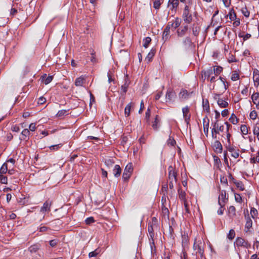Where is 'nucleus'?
Segmentation results:
<instances>
[{
    "instance_id": "45",
    "label": "nucleus",
    "mask_w": 259,
    "mask_h": 259,
    "mask_svg": "<svg viewBox=\"0 0 259 259\" xmlns=\"http://www.w3.org/2000/svg\"><path fill=\"white\" fill-rule=\"evenodd\" d=\"M0 183L3 184H6L8 183V178L6 176L0 174Z\"/></svg>"
},
{
    "instance_id": "11",
    "label": "nucleus",
    "mask_w": 259,
    "mask_h": 259,
    "mask_svg": "<svg viewBox=\"0 0 259 259\" xmlns=\"http://www.w3.org/2000/svg\"><path fill=\"white\" fill-rule=\"evenodd\" d=\"M202 78L204 80L206 78L208 79L209 77L213 74V70L212 67H209L206 70H202Z\"/></svg>"
},
{
    "instance_id": "63",
    "label": "nucleus",
    "mask_w": 259,
    "mask_h": 259,
    "mask_svg": "<svg viewBox=\"0 0 259 259\" xmlns=\"http://www.w3.org/2000/svg\"><path fill=\"white\" fill-rule=\"evenodd\" d=\"M98 252L97 251V250L96 249L93 251L90 252L89 254V256L90 257H95L98 255Z\"/></svg>"
},
{
    "instance_id": "17",
    "label": "nucleus",
    "mask_w": 259,
    "mask_h": 259,
    "mask_svg": "<svg viewBox=\"0 0 259 259\" xmlns=\"http://www.w3.org/2000/svg\"><path fill=\"white\" fill-rule=\"evenodd\" d=\"M245 219L246 221L245 228L249 230L252 226V221L248 214H245Z\"/></svg>"
},
{
    "instance_id": "38",
    "label": "nucleus",
    "mask_w": 259,
    "mask_h": 259,
    "mask_svg": "<svg viewBox=\"0 0 259 259\" xmlns=\"http://www.w3.org/2000/svg\"><path fill=\"white\" fill-rule=\"evenodd\" d=\"M202 105L204 110L206 111L207 112H209V104L207 100L205 101H203Z\"/></svg>"
},
{
    "instance_id": "33",
    "label": "nucleus",
    "mask_w": 259,
    "mask_h": 259,
    "mask_svg": "<svg viewBox=\"0 0 259 259\" xmlns=\"http://www.w3.org/2000/svg\"><path fill=\"white\" fill-rule=\"evenodd\" d=\"M252 102L254 104H256L257 103L259 102V93H253L251 96Z\"/></svg>"
},
{
    "instance_id": "3",
    "label": "nucleus",
    "mask_w": 259,
    "mask_h": 259,
    "mask_svg": "<svg viewBox=\"0 0 259 259\" xmlns=\"http://www.w3.org/2000/svg\"><path fill=\"white\" fill-rule=\"evenodd\" d=\"M168 180L169 181L175 182V183L177 182V172L174 169L171 165L168 166Z\"/></svg>"
},
{
    "instance_id": "2",
    "label": "nucleus",
    "mask_w": 259,
    "mask_h": 259,
    "mask_svg": "<svg viewBox=\"0 0 259 259\" xmlns=\"http://www.w3.org/2000/svg\"><path fill=\"white\" fill-rule=\"evenodd\" d=\"M235 244L237 247H242L245 248L250 247V244L241 237H237L236 239Z\"/></svg>"
},
{
    "instance_id": "24",
    "label": "nucleus",
    "mask_w": 259,
    "mask_h": 259,
    "mask_svg": "<svg viewBox=\"0 0 259 259\" xmlns=\"http://www.w3.org/2000/svg\"><path fill=\"white\" fill-rule=\"evenodd\" d=\"M217 103L221 108L227 107L229 105L228 103L223 99H218L217 100Z\"/></svg>"
},
{
    "instance_id": "12",
    "label": "nucleus",
    "mask_w": 259,
    "mask_h": 259,
    "mask_svg": "<svg viewBox=\"0 0 259 259\" xmlns=\"http://www.w3.org/2000/svg\"><path fill=\"white\" fill-rule=\"evenodd\" d=\"M226 199V193L225 190L221 191V194L219 196L218 203L222 206H225V200Z\"/></svg>"
},
{
    "instance_id": "62",
    "label": "nucleus",
    "mask_w": 259,
    "mask_h": 259,
    "mask_svg": "<svg viewBox=\"0 0 259 259\" xmlns=\"http://www.w3.org/2000/svg\"><path fill=\"white\" fill-rule=\"evenodd\" d=\"M242 12L245 17H249L250 12L247 10L246 8H245L244 10H242Z\"/></svg>"
},
{
    "instance_id": "54",
    "label": "nucleus",
    "mask_w": 259,
    "mask_h": 259,
    "mask_svg": "<svg viewBox=\"0 0 259 259\" xmlns=\"http://www.w3.org/2000/svg\"><path fill=\"white\" fill-rule=\"evenodd\" d=\"M132 174H130L129 173L125 172L123 171V175H122V179H123L124 181H127L129 178H130Z\"/></svg>"
},
{
    "instance_id": "36",
    "label": "nucleus",
    "mask_w": 259,
    "mask_h": 259,
    "mask_svg": "<svg viewBox=\"0 0 259 259\" xmlns=\"http://www.w3.org/2000/svg\"><path fill=\"white\" fill-rule=\"evenodd\" d=\"M234 183L240 190L243 191L244 190V186L241 181H236L234 182Z\"/></svg>"
},
{
    "instance_id": "9",
    "label": "nucleus",
    "mask_w": 259,
    "mask_h": 259,
    "mask_svg": "<svg viewBox=\"0 0 259 259\" xmlns=\"http://www.w3.org/2000/svg\"><path fill=\"white\" fill-rule=\"evenodd\" d=\"M170 25L168 24L166 27L165 28L162 36V39L164 42H165L167 40H168L170 38L169 33H170Z\"/></svg>"
},
{
    "instance_id": "61",
    "label": "nucleus",
    "mask_w": 259,
    "mask_h": 259,
    "mask_svg": "<svg viewBox=\"0 0 259 259\" xmlns=\"http://www.w3.org/2000/svg\"><path fill=\"white\" fill-rule=\"evenodd\" d=\"M224 6L226 8L230 7L231 4V0H222Z\"/></svg>"
},
{
    "instance_id": "59",
    "label": "nucleus",
    "mask_w": 259,
    "mask_h": 259,
    "mask_svg": "<svg viewBox=\"0 0 259 259\" xmlns=\"http://www.w3.org/2000/svg\"><path fill=\"white\" fill-rule=\"evenodd\" d=\"M226 147L227 150L231 153H232L233 152H234L235 151L234 147L231 146V143L230 144H226Z\"/></svg>"
},
{
    "instance_id": "42",
    "label": "nucleus",
    "mask_w": 259,
    "mask_h": 259,
    "mask_svg": "<svg viewBox=\"0 0 259 259\" xmlns=\"http://www.w3.org/2000/svg\"><path fill=\"white\" fill-rule=\"evenodd\" d=\"M151 41V38L150 37H146L144 39L143 47L145 48H147Z\"/></svg>"
},
{
    "instance_id": "31",
    "label": "nucleus",
    "mask_w": 259,
    "mask_h": 259,
    "mask_svg": "<svg viewBox=\"0 0 259 259\" xmlns=\"http://www.w3.org/2000/svg\"><path fill=\"white\" fill-rule=\"evenodd\" d=\"M178 193H179V198L181 200L184 201V202H185V200H186V194L185 192L182 191L181 189L179 188L178 190Z\"/></svg>"
},
{
    "instance_id": "37",
    "label": "nucleus",
    "mask_w": 259,
    "mask_h": 259,
    "mask_svg": "<svg viewBox=\"0 0 259 259\" xmlns=\"http://www.w3.org/2000/svg\"><path fill=\"white\" fill-rule=\"evenodd\" d=\"M162 212L164 217H167V218H169L168 209L163 204L162 205Z\"/></svg>"
},
{
    "instance_id": "20",
    "label": "nucleus",
    "mask_w": 259,
    "mask_h": 259,
    "mask_svg": "<svg viewBox=\"0 0 259 259\" xmlns=\"http://www.w3.org/2000/svg\"><path fill=\"white\" fill-rule=\"evenodd\" d=\"M228 214L231 219H233L236 216V208L234 206H230L228 208Z\"/></svg>"
},
{
    "instance_id": "49",
    "label": "nucleus",
    "mask_w": 259,
    "mask_h": 259,
    "mask_svg": "<svg viewBox=\"0 0 259 259\" xmlns=\"http://www.w3.org/2000/svg\"><path fill=\"white\" fill-rule=\"evenodd\" d=\"M234 195H235V201L237 202H239V203H242V197L241 196V195L239 194L234 193Z\"/></svg>"
},
{
    "instance_id": "52",
    "label": "nucleus",
    "mask_w": 259,
    "mask_h": 259,
    "mask_svg": "<svg viewBox=\"0 0 259 259\" xmlns=\"http://www.w3.org/2000/svg\"><path fill=\"white\" fill-rule=\"evenodd\" d=\"M249 117L250 119L252 120L255 119L257 117L256 112L255 110H252V111H251L249 114Z\"/></svg>"
},
{
    "instance_id": "28",
    "label": "nucleus",
    "mask_w": 259,
    "mask_h": 259,
    "mask_svg": "<svg viewBox=\"0 0 259 259\" xmlns=\"http://www.w3.org/2000/svg\"><path fill=\"white\" fill-rule=\"evenodd\" d=\"M132 107V103L128 104L124 109V115L125 117H128L130 115L131 109Z\"/></svg>"
},
{
    "instance_id": "27",
    "label": "nucleus",
    "mask_w": 259,
    "mask_h": 259,
    "mask_svg": "<svg viewBox=\"0 0 259 259\" xmlns=\"http://www.w3.org/2000/svg\"><path fill=\"white\" fill-rule=\"evenodd\" d=\"M133 171V164L132 163H128L125 166V167L124 169V172L132 174Z\"/></svg>"
},
{
    "instance_id": "15",
    "label": "nucleus",
    "mask_w": 259,
    "mask_h": 259,
    "mask_svg": "<svg viewBox=\"0 0 259 259\" xmlns=\"http://www.w3.org/2000/svg\"><path fill=\"white\" fill-rule=\"evenodd\" d=\"M183 18L184 19V21L188 24H190L192 21V16L189 12H183Z\"/></svg>"
},
{
    "instance_id": "5",
    "label": "nucleus",
    "mask_w": 259,
    "mask_h": 259,
    "mask_svg": "<svg viewBox=\"0 0 259 259\" xmlns=\"http://www.w3.org/2000/svg\"><path fill=\"white\" fill-rule=\"evenodd\" d=\"M52 205V201L49 199L46 200L40 208V211L42 213L49 212L51 210V207Z\"/></svg>"
},
{
    "instance_id": "44",
    "label": "nucleus",
    "mask_w": 259,
    "mask_h": 259,
    "mask_svg": "<svg viewBox=\"0 0 259 259\" xmlns=\"http://www.w3.org/2000/svg\"><path fill=\"white\" fill-rule=\"evenodd\" d=\"M241 132L243 135H247L248 134V127L245 125H241L240 127Z\"/></svg>"
},
{
    "instance_id": "1",
    "label": "nucleus",
    "mask_w": 259,
    "mask_h": 259,
    "mask_svg": "<svg viewBox=\"0 0 259 259\" xmlns=\"http://www.w3.org/2000/svg\"><path fill=\"white\" fill-rule=\"evenodd\" d=\"M193 249L196 251L195 255H196L197 254H199L200 257L202 258L204 255V248L202 242L199 240L197 241L196 240H195L193 246Z\"/></svg>"
},
{
    "instance_id": "22",
    "label": "nucleus",
    "mask_w": 259,
    "mask_h": 259,
    "mask_svg": "<svg viewBox=\"0 0 259 259\" xmlns=\"http://www.w3.org/2000/svg\"><path fill=\"white\" fill-rule=\"evenodd\" d=\"M113 174L115 177H118L120 176L121 169L119 165H115L113 168Z\"/></svg>"
},
{
    "instance_id": "10",
    "label": "nucleus",
    "mask_w": 259,
    "mask_h": 259,
    "mask_svg": "<svg viewBox=\"0 0 259 259\" xmlns=\"http://www.w3.org/2000/svg\"><path fill=\"white\" fill-rule=\"evenodd\" d=\"M176 97V93L171 89H168L165 95L166 102H171Z\"/></svg>"
},
{
    "instance_id": "8",
    "label": "nucleus",
    "mask_w": 259,
    "mask_h": 259,
    "mask_svg": "<svg viewBox=\"0 0 259 259\" xmlns=\"http://www.w3.org/2000/svg\"><path fill=\"white\" fill-rule=\"evenodd\" d=\"M30 135V132L29 130L27 128H25L22 131L19 139L21 141H27L29 140Z\"/></svg>"
},
{
    "instance_id": "16",
    "label": "nucleus",
    "mask_w": 259,
    "mask_h": 259,
    "mask_svg": "<svg viewBox=\"0 0 259 259\" xmlns=\"http://www.w3.org/2000/svg\"><path fill=\"white\" fill-rule=\"evenodd\" d=\"M213 147L215 149V151L219 153H221L223 151V146L221 142L216 140L213 144Z\"/></svg>"
},
{
    "instance_id": "21",
    "label": "nucleus",
    "mask_w": 259,
    "mask_h": 259,
    "mask_svg": "<svg viewBox=\"0 0 259 259\" xmlns=\"http://www.w3.org/2000/svg\"><path fill=\"white\" fill-rule=\"evenodd\" d=\"M42 80L44 81L45 84H48L50 83L53 79V75H49L48 76H47V74H45L42 76Z\"/></svg>"
},
{
    "instance_id": "7",
    "label": "nucleus",
    "mask_w": 259,
    "mask_h": 259,
    "mask_svg": "<svg viewBox=\"0 0 259 259\" xmlns=\"http://www.w3.org/2000/svg\"><path fill=\"white\" fill-rule=\"evenodd\" d=\"M131 83L128 76L126 74L124 77V83L121 87V90L122 91L123 94H125L127 92V89Z\"/></svg>"
},
{
    "instance_id": "30",
    "label": "nucleus",
    "mask_w": 259,
    "mask_h": 259,
    "mask_svg": "<svg viewBox=\"0 0 259 259\" xmlns=\"http://www.w3.org/2000/svg\"><path fill=\"white\" fill-rule=\"evenodd\" d=\"M84 82V78L82 77L77 78L75 81L76 86H82Z\"/></svg>"
},
{
    "instance_id": "39",
    "label": "nucleus",
    "mask_w": 259,
    "mask_h": 259,
    "mask_svg": "<svg viewBox=\"0 0 259 259\" xmlns=\"http://www.w3.org/2000/svg\"><path fill=\"white\" fill-rule=\"evenodd\" d=\"M229 18L231 20H234L236 19V14L235 13L233 9L230 10L229 13Z\"/></svg>"
},
{
    "instance_id": "51",
    "label": "nucleus",
    "mask_w": 259,
    "mask_h": 259,
    "mask_svg": "<svg viewBox=\"0 0 259 259\" xmlns=\"http://www.w3.org/2000/svg\"><path fill=\"white\" fill-rule=\"evenodd\" d=\"M150 114H151V111H150V109L148 108V109L147 110V111L146 112V113H145V120L147 122H149Z\"/></svg>"
},
{
    "instance_id": "48",
    "label": "nucleus",
    "mask_w": 259,
    "mask_h": 259,
    "mask_svg": "<svg viewBox=\"0 0 259 259\" xmlns=\"http://www.w3.org/2000/svg\"><path fill=\"white\" fill-rule=\"evenodd\" d=\"M253 133L255 135L259 134V122H257L255 124L253 130Z\"/></svg>"
},
{
    "instance_id": "57",
    "label": "nucleus",
    "mask_w": 259,
    "mask_h": 259,
    "mask_svg": "<svg viewBox=\"0 0 259 259\" xmlns=\"http://www.w3.org/2000/svg\"><path fill=\"white\" fill-rule=\"evenodd\" d=\"M199 30H200V28L198 27H195L193 28V29H192L193 34L195 36H198L199 34Z\"/></svg>"
},
{
    "instance_id": "64",
    "label": "nucleus",
    "mask_w": 259,
    "mask_h": 259,
    "mask_svg": "<svg viewBox=\"0 0 259 259\" xmlns=\"http://www.w3.org/2000/svg\"><path fill=\"white\" fill-rule=\"evenodd\" d=\"M250 162L252 163L259 162V156L258 155L256 157L251 158L250 159Z\"/></svg>"
},
{
    "instance_id": "47",
    "label": "nucleus",
    "mask_w": 259,
    "mask_h": 259,
    "mask_svg": "<svg viewBox=\"0 0 259 259\" xmlns=\"http://www.w3.org/2000/svg\"><path fill=\"white\" fill-rule=\"evenodd\" d=\"M228 62L229 63L236 62L237 60L235 56L232 54H230L228 58Z\"/></svg>"
},
{
    "instance_id": "32",
    "label": "nucleus",
    "mask_w": 259,
    "mask_h": 259,
    "mask_svg": "<svg viewBox=\"0 0 259 259\" xmlns=\"http://www.w3.org/2000/svg\"><path fill=\"white\" fill-rule=\"evenodd\" d=\"M158 115H156L155 117V120L152 123V126L154 130H157L159 127L158 124L159 122V120L158 119Z\"/></svg>"
},
{
    "instance_id": "13",
    "label": "nucleus",
    "mask_w": 259,
    "mask_h": 259,
    "mask_svg": "<svg viewBox=\"0 0 259 259\" xmlns=\"http://www.w3.org/2000/svg\"><path fill=\"white\" fill-rule=\"evenodd\" d=\"M179 4V2L178 0H169L168 6L171 7L170 9L176 12Z\"/></svg>"
},
{
    "instance_id": "56",
    "label": "nucleus",
    "mask_w": 259,
    "mask_h": 259,
    "mask_svg": "<svg viewBox=\"0 0 259 259\" xmlns=\"http://www.w3.org/2000/svg\"><path fill=\"white\" fill-rule=\"evenodd\" d=\"M167 143L168 145L172 146H174L176 143V141L173 138H171V137H169Z\"/></svg>"
},
{
    "instance_id": "26",
    "label": "nucleus",
    "mask_w": 259,
    "mask_h": 259,
    "mask_svg": "<svg viewBox=\"0 0 259 259\" xmlns=\"http://www.w3.org/2000/svg\"><path fill=\"white\" fill-rule=\"evenodd\" d=\"M250 215L251 218L254 220L257 218L258 211L254 207H251L250 209Z\"/></svg>"
},
{
    "instance_id": "53",
    "label": "nucleus",
    "mask_w": 259,
    "mask_h": 259,
    "mask_svg": "<svg viewBox=\"0 0 259 259\" xmlns=\"http://www.w3.org/2000/svg\"><path fill=\"white\" fill-rule=\"evenodd\" d=\"M59 242V240L57 239H53L50 241L49 243L52 247H55Z\"/></svg>"
},
{
    "instance_id": "35",
    "label": "nucleus",
    "mask_w": 259,
    "mask_h": 259,
    "mask_svg": "<svg viewBox=\"0 0 259 259\" xmlns=\"http://www.w3.org/2000/svg\"><path fill=\"white\" fill-rule=\"evenodd\" d=\"M229 120L233 124H236L238 122V119H237L236 116L234 114L232 113L230 117Z\"/></svg>"
},
{
    "instance_id": "40",
    "label": "nucleus",
    "mask_w": 259,
    "mask_h": 259,
    "mask_svg": "<svg viewBox=\"0 0 259 259\" xmlns=\"http://www.w3.org/2000/svg\"><path fill=\"white\" fill-rule=\"evenodd\" d=\"M68 110H59L57 114H56V116L58 117H63V116L65 115H67L68 113Z\"/></svg>"
},
{
    "instance_id": "58",
    "label": "nucleus",
    "mask_w": 259,
    "mask_h": 259,
    "mask_svg": "<svg viewBox=\"0 0 259 259\" xmlns=\"http://www.w3.org/2000/svg\"><path fill=\"white\" fill-rule=\"evenodd\" d=\"M239 78V75L237 73H234L232 74L231 79L233 81H235Z\"/></svg>"
},
{
    "instance_id": "29",
    "label": "nucleus",
    "mask_w": 259,
    "mask_h": 259,
    "mask_svg": "<svg viewBox=\"0 0 259 259\" xmlns=\"http://www.w3.org/2000/svg\"><path fill=\"white\" fill-rule=\"evenodd\" d=\"M213 70V73L215 75H219L223 71V68L221 66H214Z\"/></svg>"
},
{
    "instance_id": "41",
    "label": "nucleus",
    "mask_w": 259,
    "mask_h": 259,
    "mask_svg": "<svg viewBox=\"0 0 259 259\" xmlns=\"http://www.w3.org/2000/svg\"><path fill=\"white\" fill-rule=\"evenodd\" d=\"M235 236V232L233 229H231L227 234V238L230 240H232Z\"/></svg>"
},
{
    "instance_id": "6",
    "label": "nucleus",
    "mask_w": 259,
    "mask_h": 259,
    "mask_svg": "<svg viewBox=\"0 0 259 259\" xmlns=\"http://www.w3.org/2000/svg\"><path fill=\"white\" fill-rule=\"evenodd\" d=\"M182 112H183V117L185 119V121L187 123V124H188L190 120V117H191V114L189 112V107L186 106L185 107H184L182 109Z\"/></svg>"
},
{
    "instance_id": "55",
    "label": "nucleus",
    "mask_w": 259,
    "mask_h": 259,
    "mask_svg": "<svg viewBox=\"0 0 259 259\" xmlns=\"http://www.w3.org/2000/svg\"><path fill=\"white\" fill-rule=\"evenodd\" d=\"M29 249L31 252H35L38 249V245H32L29 247Z\"/></svg>"
},
{
    "instance_id": "18",
    "label": "nucleus",
    "mask_w": 259,
    "mask_h": 259,
    "mask_svg": "<svg viewBox=\"0 0 259 259\" xmlns=\"http://www.w3.org/2000/svg\"><path fill=\"white\" fill-rule=\"evenodd\" d=\"M183 45L185 49L190 48L192 45V42L190 37L189 36L185 37L183 40Z\"/></svg>"
},
{
    "instance_id": "4",
    "label": "nucleus",
    "mask_w": 259,
    "mask_h": 259,
    "mask_svg": "<svg viewBox=\"0 0 259 259\" xmlns=\"http://www.w3.org/2000/svg\"><path fill=\"white\" fill-rule=\"evenodd\" d=\"M211 124L213 125L211 133L214 132L215 134H219L220 132H223L224 130V125L219 126L218 120H216L214 122H212Z\"/></svg>"
},
{
    "instance_id": "43",
    "label": "nucleus",
    "mask_w": 259,
    "mask_h": 259,
    "mask_svg": "<svg viewBox=\"0 0 259 259\" xmlns=\"http://www.w3.org/2000/svg\"><path fill=\"white\" fill-rule=\"evenodd\" d=\"M161 3L160 0H154L153 8L156 10H158L160 8Z\"/></svg>"
},
{
    "instance_id": "50",
    "label": "nucleus",
    "mask_w": 259,
    "mask_h": 259,
    "mask_svg": "<svg viewBox=\"0 0 259 259\" xmlns=\"http://www.w3.org/2000/svg\"><path fill=\"white\" fill-rule=\"evenodd\" d=\"M91 61L93 63H96L97 62V59L96 58V55L95 52L94 50L92 51L91 53Z\"/></svg>"
},
{
    "instance_id": "25",
    "label": "nucleus",
    "mask_w": 259,
    "mask_h": 259,
    "mask_svg": "<svg viewBox=\"0 0 259 259\" xmlns=\"http://www.w3.org/2000/svg\"><path fill=\"white\" fill-rule=\"evenodd\" d=\"M189 94L186 90H183L180 93V98L182 99H186L189 98Z\"/></svg>"
},
{
    "instance_id": "23",
    "label": "nucleus",
    "mask_w": 259,
    "mask_h": 259,
    "mask_svg": "<svg viewBox=\"0 0 259 259\" xmlns=\"http://www.w3.org/2000/svg\"><path fill=\"white\" fill-rule=\"evenodd\" d=\"M156 52V50L154 49H152L149 53L148 54L146 57V60L148 62H150L152 61L153 57L154 56Z\"/></svg>"
},
{
    "instance_id": "34",
    "label": "nucleus",
    "mask_w": 259,
    "mask_h": 259,
    "mask_svg": "<svg viewBox=\"0 0 259 259\" xmlns=\"http://www.w3.org/2000/svg\"><path fill=\"white\" fill-rule=\"evenodd\" d=\"M8 164L7 163H4L0 168V174L3 175L8 172Z\"/></svg>"
},
{
    "instance_id": "60",
    "label": "nucleus",
    "mask_w": 259,
    "mask_h": 259,
    "mask_svg": "<svg viewBox=\"0 0 259 259\" xmlns=\"http://www.w3.org/2000/svg\"><path fill=\"white\" fill-rule=\"evenodd\" d=\"M36 129V123H31L29 126V131L34 132Z\"/></svg>"
},
{
    "instance_id": "14",
    "label": "nucleus",
    "mask_w": 259,
    "mask_h": 259,
    "mask_svg": "<svg viewBox=\"0 0 259 259\" xmlns=\"http://www.w3.org/2000/svg\"><path fill=\"white\" fill-rule=\"evenodd\" d=\"M253 79L254 82V85L258 87L259 85V70L256 69L253 70Z\"/></svg>"
},
{
    "instance_id": "46",
    "label": "nucleus",
    "mask_w": 259,
    "mask_h": 259,
    "mask_svg": "<svg viewBox=\"0 0 259 259\" xmlns=\"http://www.w3.org/2000/svg\"><path fill=\"white\" fill-rule=\"evenodd\" d=\"M181 22V21L180 19L177 17L175 19L174 24H171V26H172L174 24V28H177L180 25Z\"/></svg>"
},
{
    "instance_id": "19",
    "label": "nucleus",
    "mask_w": 259,
    "mask_h": 259,
    "mask_svg": "<svg viewBox=\"0 0 259 259\" xmlns=\"http://www.w3.org/2000/svg\"><path fill=\"white\" fill-rule=\"evenodd\" d=\"M188 29V26L187 25L185 26L183 28L181 29H178L177 30V33L178 34V36L182 37L184 36Z\"/></svg>"
}]
</instances>
